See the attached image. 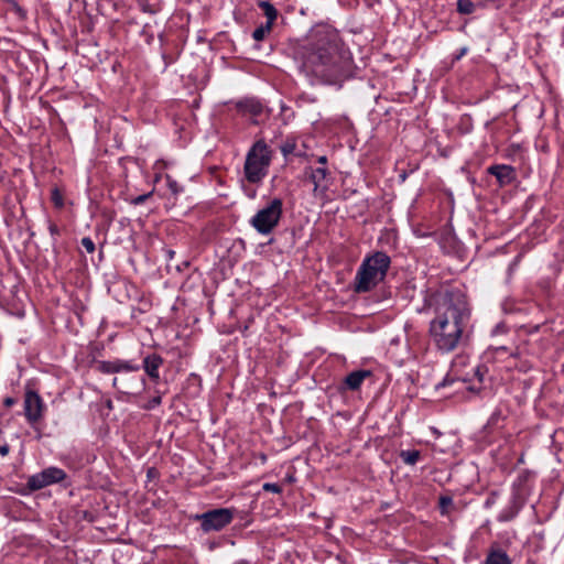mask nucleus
<instances>
[{
    "label": "nucleus",
    "instance_id": "nucleus-24",
    "mask_svg": "<svg viewBox=\"0 0 564 564\" xmlns=\"http://www.w3.org/2000/svg\"><path fill=\"white\" fill-rule=\"evenodd\" d=\"M262 489L264 491H270V492H273V494H280L282 491L281 486L278 485V484H273V482H265V484H263Z\"/></svg>",
    "mask_w": 564,
    "mask_h": 564
},
{
    "label": "nucleus",
    "instance_id": "nucleus-4",
    "mask_svg": "<svg viewBox=\"0 0 564 564\" xmlns=\"http://www.w3.org/2000/svg\"><path fill=\"white\" fill-rule=\"evenodd\" d=\"M271 151L263 140L257 141L247 153L245 175L248 182L259 183L267 175Z\"/></svg>",
    "mask_w": 564,
    "mask_h": 564
},
{
    "label": "nucleus",
    "instance_id": "nucleus-28",
    "mask_svg": "<svg viewBox=\"0 0 564 564\" xmlns=\"http://www.w3.org/2000/svg\"><path fill=\"white\" fill-rule=\"evenodd\" d=\"M468 52V47L467 46H464L462 47L457 54H455L453 61H459L463 56H465Z\"/></svg>",
    "mask_w": 564,
    "mask_h": 564
},
{
    "label": "nucleus",
    "instance_id": "nucleus-19",
    "mask_svg": "<svg viewBox=\"0 0 564 564\" xmlns=\"http://www.w3.org/2000/svg\"><path fill=\"white\" fill-rule=\"evenodd\" d=\"M476 10V6L471 0H457V12L460 14H471Z\"/></svg>",
    "mask_w": 564,
    "mask_h": 564
},
{
    "label": "nucleus",
    "instance_id": "nucleus-16",
    "mask_svg": "<svg viewBox=\"0 0 564 564\" xmlns=\"http://www.w3.org/2000/svg\"><path fill=\"white\" fill-rule=\"evenodd\" d=\"M259 7L262 9L263 14L267 18V21H270V24H273L278 17L276 9L268 1H260Z\"/></svg>",
    "mask_w": 564,
    "mask_h": 564
},
{
    "label": "nucleus",
    "instance_id": "nucleus-20",
    "mask_svg": "<svg viewBox=\"0 0 564 564\" xmlns=\"http://www.w3.org/2000/svg\"><path fill=\"white\" fill-rule=\"evenodd\" d=\"M272 25L273 24H270V21H267L264 24H261L253 31L252 37L256 41H262L267 36V34L270 33Z\"/></svg>",
    "mask_w": 564,
    "mask_h": 564
},
{
    "label": "nucleus",
    "instance_id": "nucleus-5",
    "mask_svg": "<svg viewBox=\"0 0 564 564\" xmlns=\"http://www.w3.org/2000/svg\"><path fill=\"white\" fill-rule=\"evenodd\" d=\"M283 202L273 198L267 206L259 209L250 219V225L261 235H269L279 225L282 217Z\"/></svg>",
    "mask_w": 564,
    "mask_h": 564
},
{
    "label": "nucleus",
    "instance_id": "nucleus-8",
    "mask_svg": "<svg viewBox=\"0 0 564 564\" xmlns=\"http://www.w3.org/2000/svg\"><path fill=\"white\" fill-rule=\"evenodd\" d=\"M43 401L35 391H26L24 397V415L29 423L39 422L43 415Z\"/></svg>",
    "mask_w": 564,
    "mask_h": 564
},
{
    "label": "nucleus",
    "instance_id": "nucleus-21",
    "mask_svg": "<svg viewBox=\"0 0 564 564\" xmlns=\"http://www.w3.org/2000/svg\"><path fill=\"white\" fill-rule=\"evenodd\" d=\"M165 182L172 195L177 196L183 192V187L171 175H165Z\"/></svg>",
    "mask_w": 564,
    "mask_h": 564
},
{
    "label": "nucleus",
    "instance_id": "nucleus-27",
    "mask_svg": "<svg viewBox=\"0 0 564 564\" xmlns=\"http://www.w3.org/2000/svg\"><path fill=\"white\" fill-rule=\"evenodd\" d=\"M52 200L57 207L63 206V198L56 188L52 192Z\"/></svg>",
    "mask_w": 564,
    "mask_h": 564
},
{
    "label": "nucleus",
    "instance_id": "nucleus-25",
    "mask_svg": "<svg viewBox=\"0 0 564 564\" xmlns=\"http://www.w3.org/2000/svg\"><path fill=\"white\" fill-rule=\"evenodd\" d=\"M82 246L88 253H93L95 251V243L89 237H85L82 239Z\"/></svg>",
    "mask_w": 564,
    "mask_h": 564
},
{
    "label": "nucleus",
    "instance_id": "nucleus-14",
    "mask_svg": "<svg viewBox=\"0 0 564 564\" xmlns=\"http://www.w3.org/2000/svg\"><path fill=\"white\" fill-rule=\"evenodd\" d=\"M484 564H512V561L509 555L501 549L491 547L488 551Z\"/></svg>",
    "mask_w": 564,
    "mask_h": 564
},
{
    "label": "nucleus",
    "instance_id": "nucleus-17",
    "mask_svg": "<svg viewBox=\"0 0 564 564\" xmlns=\"http://www.w3.org/2000/svg\"><path fill=\"white\" fill-rule=\"evenodd\" d=\"M402 462L406 465H415L421 457V453L416 449L402 451L400 453Z\"/></svg>",
    "mask_w": 564,
    "mask_h": 564
},
{
    "label": "nucleus",
    "instance_id": "nucleus-10",
    "mask_svg": "<svg viewBox=\"0 0 564 564\" xmlns=\"http://www.w3.org/2000/svg\"><path fill=\"white\" fill-rule=\"evenodd\" d=\"M329 172L326 166H308L305 169V175L314 184V192L325 193L328 188L327 176Z\"/></svg>",
    "mask_w": 564,
    "mask_h": 564
},
{
    "label": "nucleus",
    "instance_id": "nucleus-9",
    "mask_svg": "<svg viewBox=\"0 0 564 564\" xmlns=\"http://www.w3.org/2000/svg\"><path fill=\"white\" fill-rule=\"evenodd\" d=\"M488 174L494 175L500 187L512 184L517 178L516 169L507 164H496L487 169Z\"/></svg>",
    "mask_w": 564,
    "mask_h": 564
},
{
    "label": "nucleus",
    "instance_id": "nucleus-2",
    "mask_svg": "<svg viewBox=\"0 0 564 564\" xmlns=\"http://www.w3.org/2000/svg\"><path fill=\"white\" fill-rule=\"evenodd\" d=\"M435 317L430 323V336L435 346L445 352L453 351L462 340L470 317L465 294L447 292L438 303Z\"/></svg>",
    "mask_w": 564,
    "mask_h": 564
},
{
    "label": "nucleus",
    "instance_id": "nucleus-31",
    "mask_svg": "<svg viewBox=\"0 0 564 564\" xmlns=\"http://www.w3.org/2000/svg\"><path fill=\"white\" fill-rule=\"evenodd\" d=\"M48 230L52 236L59 235V229L54 223H48Z\"/></svg>",
    "mask_w": 564,
    "mask_h": 564
},
{
    "label": "nucleus",
    "instance_id": "nucleus-12",
    "mask_svg": "<svg viewBox=\"0 0 564 564\" xmlns=\"http://www.w3.org/2000/svg\"><path fill=\"white\" fill-rule=\"evenodd\" d=\"M371 376V372L369 370H356L350 372L346 376L344 379V389L356 391L360 388L364 380Z\"/></svg>",
    "mask_w": 564,
    "mask_h": 564
},
{
    "label": "nucleus",
    "instance_id": "nucleus-35",
    "mask_svg": "<svg viewBox=\"0 0 564 564\" xmlns=\"http://www.w3.org/2000/svg\"><path fill=\"white\" fill-rule=\"evenodd\" d=\"M14 403V400L12 398H7L4 400V405L11 406Z\"/></svg>",
    "mask_w": 564,
    "mask_h": 564
},
{
    "label": "nucleus",
    "instance_id": "nucleus-6",
    "mask_svg": "<svg viewBox=\"0 0 564 564\" xmlns=\"http://www.w3.org/2000/svg\"><path fill=\"white\" fill-rule=\"evenodd\" d=\"M204 532L220 531L234 519V510L219 508L196 517Z\"/></svg>",
    "mask_w": 564,
    "mask_h": 564
},
{
    "label": "nucleus",
    "instance_id": "nucleus-23",
    "mask_svg": "<svg viewBox=\"0 0 564 564\" xmlns=\"http://www.w3.org/2000/svg\"><path fill=\"white\" fill-rule=\"evenodd\" d=\"M440 509L442 514H445L448 512V508L453 505V499L449 496H442L440 497Z\"/></svg>",
    "mask_w": 564,
    "mask_h": 564
},
{
    "label": "nucleus",
    "instance_id": "nucleus-33",
    "mask_svg": "<svg viewBox=\"0 0 564 564\" xmlns=\"http://www.w3.org/2000/svg\"><path fill=\"white\" fill-rule=\"evenodd\" d=\"M161 404V397H155L150 401V408H154Z\"/></svg>",
    "mask_w": 564,
    "mask_h": 564
},
{
    "label": "nucleus",
    "instance_id": "nucleus-13",
    "mask_svg": "<svg viewBox=\"0 0 564 564\" xmlns=\"http://www.w3.org/2000/svg\"><path fill=\"white\" fill-rule=\"evenodd\" d=\"M237 108L243 115L259 117L263 112V105L254 98H246L237 104Z\"/></svg>",
    "mask_w": 564,
    "mask_h": 564
},
{
    "label": "nucleus",
    "instance_id": "nucleus-36",
    "mask_svg": "<svg viewBox=\"0 0 564 564\" xmlns=\"http://www.w3.org/2000/svg\"><path fill=\"white\" fill-rule=\"evenodd\" d=\"M490 503H492V500L488 499V500L486 501V506H489Z\"/></svg>",
    "mask_w": 564,
    "mask_h": 564
},
{
    "label": "nucleus",
    "instance_id": "nucleus-18",
    "mask_svg": "<svg viewBox=\"0 0 564 564\" xmlns=\"http://www.w3.org/2000/svg\"><path fill=\"white\" fill-rule=\"evenodd\" d=\"M115 367H116V373L117 372H129V371H138L140 367L138 365H133L130 361L116 359L113 360Z\"/></svg>",
    "mask_w": 564,
    "mask_h": 564
},
{
    "label": "nucleus",
    "instance_id": "nucleus-1",
    "mask_svg": "<svg viewBox=\"0 0 564 564\" xmlns=\"http://www.w3.org/2000/svg\"><path fill=\"white\" fill-rule=\"evenodd\" d=\"M301 72L312 84L340 85L351 74V56L329 24L314 25L295 50Z\"/></svg>",
    "mask_w": 564,
    "mask_h": 564
},
{
    "label": "nucleus",
    "instance_id": "nucleus-11",
    "mask_svg": "<svg viewBox=\"0 0 564 564\" xmlns=\"http://www.w3.org/2000/svg\"><path fill=\"white\" fill-rule=\"evenodd\" d=\"M163 365V358L156 354L147 356L143 359V368L147 375L153 380L160 379L159 368Z\"/></svg>",
    "mask_w": 564,
    "mask_h": 564
},
{
    "label": "nucleus",
    "instance_id": "nucleus-15",
    "mask_svg": "<svg viewBox=\"0 0 564 564\" xmlns=\"http://www.w3.org/2000/svg\"><path fill=\"white\" fill-rule=\"evenodd\" d=\"M521 509V503L517 497H513L509 505L499 513L498 521L508 522L516 518Z\"/></svg>",
    "mask_w": 564,
    "mask_h": 564
},
{
    "label": "nucleus",
    "instance_id": "nucleus-30",
    "mask_svg": "<svg viewBox=\"0 0 564 564\" xmlns=\"http://www.w3.org/2000/svg\"><path fill=\"white\" fill-rule=\"evenodd\" d=\"M486 370L482 367H476L475 369V376L478 378V380L481 382L484 380Z\"/></svg>",
    "mask_w": 564,
    "mask_h": 564
},
{
    "label": "nucleus",
    "instance_id": "nucleus-3",
    "mask_svg": "<svg viewBox=\"0 0 564 564\" xmlns=\"http://www.w3.org/2000/svg\"><path fill=\"white\" fill-rule=\"evenodd\" d=\"M390 263V257L380 251L365 258L355 276V292L365 293L376 288L384 280Z\"/></svg>",
    "mask_w": 564,
    "mask_h": 564
},
{
    "label": "nucleus",
    "instance_id": "nucleus-32",
    "mask_svg": "<svg viewBox=\"0 0 564 564\" xmlns=\"http://www.w3.org/2000/svg\"><path fill=\"white\" fill-rule=\"evenodd\" d=\"M10 452V447L8 444H3L0 446V455L1 456H7Z\"/></svg>",
    "mask_w": 564,
    "mask_h": 564
},
{
    "label": "nucleus",
    "instance_id": "nucleus-7",
    "mask_svg": "<svg viewBox=\"0 0 564 564\" xmlns=\"http://www.w3.org/2000/svg\"><path fill=\"white\" fill-rule=\"evenodd\" d=\"M66 478V473L57 467H48L41 473L32 475L28 479V487L31 490H40L50 485L61 482Z\"/></svg>",
    "mask_w": 564,
    "mask_h": 564
},
{
    "label": "nucleus",
    "instance_id": "nucleus-26",
    "mask_svg": "<svg viewBox=\"0 0 564 564\" xmlns=\"http://www.w3.org/2000/svg\"><path fill=\"white\" fill-rule=\"evenodd\" d=\"M153 192H149L147 194L139 195L130 200L132 205H141L143 204L149 197H151Z\"/></svg>",
    "mask_w": 564,
    "mask_h": 564
},
{
    "label": "nucleus",
    "instance_id": "nucleus-34",
    "mask_svg": "<svg viewBox=\"0 0 564 564\" xmlns=\"http://www.w3.org/2000/svg\"><path fill=\"white\" fill-rule=\"evenodd\" d=\"M317 163L321 164V166H326L327 164V158L325 155H322L317 159Z\"/></svg>",
    "mask_w": 564,
    "mask_h": 564
},
{
    "label": "nucleus",
    "instance_id": "nucleus-29",
    "mask_svg": "<svg viewBox=\"0 0 564 564\" xmlns=\"http://www.w3.org/2000/svg\"><path fill=\"white\" fill-rule=\"evenodd\" d=\"M294 147H295V145H294V144H292V143H285V144L282 147V149H281V150H282V152H283V154H284V155H288V154H290V153H292V152H293Z\"/></svg>",
    "mask_w": 564,
    "mask_h": 564
},
{
    "label": "nucleus",
    "instance_id": "nucleus-22",
    "mask_svg": "<svg viewBox=\"0 0 564 564\" xmlns=\"http://www.w3.org/2000/svg\"><path fill=\"white\" fill-rule=\"evenodd\" d=\"M97 369H98V371H100L102 373H116V367H115L113 360L112 361H99L97 364Z\"/></svg>",
    "mask_w": 564,
    "mask_h": 564
}]
</instances>
